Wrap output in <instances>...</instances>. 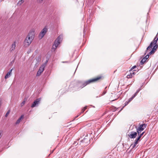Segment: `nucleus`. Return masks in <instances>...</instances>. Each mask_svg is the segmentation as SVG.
Instances as JSON below:
<instances>
[{"label":"nucleus","mask_w":158,"mask_h":158,"mask_svg":"<svg viewBox=\"0 0 158 158\" xmlns=\"http://www.w3.org/2000/svg\"><path fill=\"white\" fill-rule=\"evenodd\" d=\"M24 2V1L23 0H21L20 1H19V2L18 3L17 5L19 6L21 5Z\"/></svg>","instance_id":"nucleus-16"},{"label":"nucleus","mask_w":158,"mask_h":158,"mask_svg":"<svg viewBox=\"0 0 158 158\" xmlns=\"http://www.w3.org/2000/svg\"><path fill=\"white\" fill-rule=\"evenodd\" d=\"M130 71L131 73L132 74V76L135 75V73L134 72L133 70H131Z\"/></svg>","instance_id":"nucleus-20"},{"label":"nucleus","mask_w":158,"mask_h":158,"mask_svg":"<svg viewBox=\"0 0 158 158\" xmlns=\"http://www.w3.org/2000/svg\"><path fill=\"white\" fill-rule=\"evenodd\" d=\"M10 112V110H9L6 114L5 115L6 117H7L8 115V114H9V113Z\"/></svg>","instance_id":"nucleus-22"},{"label":"nucleus","mask_w":158,"mask_h":158,"mask_svg":"<svg viewBox=\"0 0 158 158\" xmlns=\"http://www.w3.org/2000/svg\"><path fill=\"white\" fill-rule=\"evenodd\" d=\"M157 35H158V34H157L156 37H155V38L153 40V43L154 44H156L157 41L158 40V37L157 38Z\"/></svg>","instance_id":"nucleus-13"},{"label":"nucleus","mask_w":158,"mask_h":158,"mask_svg":"<svg viewBox=\"0 0 158 158\" xmlns=\"http://www.w3.org/2000/svg\"><path fill=\"white\" fill-rule=\"evenodd\" d=\"M100 77H98L93 79H90L85 81H78L75 86L77 89H81L90 83L97 81L101 78Z\"/></svg>","instance_id":"nucleus-1"},{"label":"nucleus","mask_w":158,"mask_h":158,"mask_svg":"<svg viewBox=\"0 0 158 158\" xmlns=\"http://www.w3.org/2000/svg\"><path fill=\"white\" fill-rule=\"evenodd\" d=\"M136 146V145H135V144H134V145H133V146H132V148H134Z\"/></svg>","instance_id":"nucleus-29"},{"label":"nucleus","mask_w":158,"mask_h":158,"mask_svg":"<svg viewBox=\"0 0 158 158\" xmlns=\"http://www.w3.org/2000/svg\"><path fill=\"white\" fill-rule=\"evenodd\" d=\"M132 76V74L130 73L129 74L127 75V78H131Z\"/></svg>","instance_id":"nucleus-17"},{"label":"nucleus","mask_w":158,"mask_h":158,"mask_svg":"<svg viewBox=\"0 0 158 158\" xmlns=\"http://www.w3.org/2000/svg\"><path fill=\"white\" fill-rule=\"evenodd\" d=\"M77 117H78V116H76V117H75V118H77Z\"/></svg>","instance_id":"nucleus-36"},{"label":"nucleus","mask_w":158,"mask_h":158,"mask_svg":"<svg viewBox=\"0 0 158 158\" xmlns=\"http://www.w3.org/2000/svg\"><path fill=\"white\" fill-rule=\"evenodd\" d=\"M105 93H106V92H105L104 93V94H105Z\"/></svg>","instance_id":"nucleus-39"},{"label":"nucleus","mask_w":158,"mask_h":158,"mask_svg":"<svg viewBox=\"0 0 158 158\" xmlns=\"http://www.w3.org/2000/svg\"><path fill=\"white\" fill-rule=\"evenodd\" d=\"M62 38L63 36L62 35H60L57 37V39L55 40L54 44L52 46V50L54 49L55 50L56 48L58 45L62 41Z\"/></svg>","instance_id":"nucleus-3"},{"label":"nucleus","mask_w":158,"mask_h":158,"mask_svg":"<svg viewBox=\"0 0 158 158\" xmlns=\"http://www.w3.org/2000/svg\"><path fill=\"white\" fill-rule=\"evenodd\" d=\"M43 1V0H38V1L39 2H42V1Z\"/></svg>","instance_id":"nucleus-31"},{"label":"nucleus","mask_w":158,"mask_h":158,"mask_svg":"<svg viewBox=\"0 0 158 158\" xmlns=\"http://www.w3.org/2000/svg\"><path fill=\"white\" fill-rule=\"evenodd\" d=\"M153 46V42H152L150 45L147 48L146 51H148V50L150 49V48H152V47Z\"/></svg>","instance_id":"nucleus-14"},{"label":"nucleus","mask_w":158,"mask_h":158,"mask_svg":"<svg viewBox=\"0 0 158 158\" xmlns=\"http://www.w3.org/2000/svg\"><path fill=\"white\" fill-rule=\"evenodd\" d=\"M138 143V141L135 140L134 142V144L137 145Z\"/></svg>","instance_id":"nucleus-26"},{"label":"nucleus","mask_w":158,"mask_h":158,"mask_svg":"<svg viewBox=\"0 0 158 158\" xmlns=\"http://www.w3.org/2000/svg\"><path fill=\"white\" fill-rule=\"evenodd\" d=\"M48 31V29L46 27H45L40 33L39 37L40 39H41L46 34Z\"/></svg>","instance_id":"nucleus-5"},{"label":"nucleus","mask_w":158,"mask_h":158,"mask_svg":"<svg viewBox=\"0 0 158 158\" xmlns=\"http://www.w3.org/2000/svg\"><path fill=\"white\" fill-rule=\"evenodd\" d=\"M92 107H94V108H95L94 106H93Z\"/></svg>","instance_id":"nucleus-37"},{"label":"nucleus","mask_w":158,"mask_h":158,"mask_svg":"<svg viewBox=\"0 0 158 158\" xmlns=\"http://www.w3.org/2000/svg\"><path fill=\"white\" fill-rule=\"evenodd\" d=\"M153 45H154L153 43ZM155 45L154 46L152 50L149 52V54L150 55H151L152 53H153L155 52V50H156L158 47V45L157 44H155Z\"/></svg>","instance_id":"nucleus-10"},{"label":"nucleus","mask_w":158,"mask_h":158,"mask_svg":"<svg viewBox=\"0 0 158 158\" xmlns=\"http://www.w3.org/2000/svg\"><path fill=\"white\" fill-rule=\"evenodd\" d=\"M16 42L15 41H14L11 45V48L10 49V51L11 52H12L14 51L16 47Z\"/></svg>","instance_id":"nucleus-9"},{"label":"nucleus","mask_w":158,"mask_h":158,"mask_svg":"<svg viewBox=\"0 0 158 158\" xmlns=\"http://www.w3.org/2000/svg\"><path fill=\"white\" fill-rule=\"evenodd\" d=\"M149 57V55H147L144 58L146 60Z\"/></svg>","instance_id":"nucleus-25"},{"label":"nucleus","mask_w":158,"mask_h":158,"mask_svg":"<svg viewBox=\"0 0 158 158\" xmlns=\"http://www.w3.org/2000/svg\"><path fill=\"white\" fill-rule=\"evenodd\" d=\"M91 107H88V108H91Z\"/></svg>","instance_id":"nucleus-38"},{"label":"nucleus","mask_w":158,"mask_h":158,"mask_svg":"<svg viewBox=\"0 0 158 158\" xmlns=\"http://www.w3.org/2000/svg\"><path fill=\"white\" fill-rule=\"evenodd\" d=\"M144 132H142V133L140 134V135L139 134V135L141 137L142 136V135H143V134H144Z\"/></svg>","instance_id":"nucleus-27"},{"label":"nucleus","mask_w":158,"mask_h":158,"mask_svg":"<svg viewBox=\"0 0 158 158\" xmlns=\"http://www.w3.org/2000/svg\"><path fill=\"white\" fill-rule=\"evenodd\" d=\"M24 118V115H22L19 118L21 120L23 119Z\"/></svg>","instance_id":"nucleus-24"},{"label":"nucleus","mask_w":158,"mask_h":158,"mask_svg":"<svg viewBox=\"0 0 158 158\" xmlns=\"http://www.w3.org/2000/svg\"><path fill=\"white\" fill-rule=\"evenodd\" d=\"M85 110V109H82L81 112V114Z\"/></svg>","instance_id":"nucleus-30"},{"label":"nucleus","mask_w":158,"mask_h":158,"mask_svg":"<svg viewBox=\"0 0 158 158\" xmlns=\"http://www.w3.org/2000/svg\"><path fill=\"white\" fill-rule=\"evenodd\" d=\"M137 132L131 131L130 134L128 135V136L131 139H134L137 136Z\"/></svg>","instance_id":"nucleus-8"},{"label":"nucleus","mask_w":158,"mask_h":158,"mask_svg":"<svg viewBox=\"0 0 158 158\" xmlns=\"http://www.w3.org/2000/svg\"><path fill=\"white\" fill-rule=\"evenodd\" d=\"M157 158H158V157Z\"/></svg>","instance_id":"nucleus-40"},{"label":"nucleus","mask_w":158,"mask_h":158,"mask_svg":"<svg viewBox=\"0 0 158 158\" xmlns=\"http://www.w3.org/2000/svg\"><path fill=\"white\" fill-rule=\"evenodd\" d=\"M88 108V107H87V106L85 107L84 109H87V108Z\"/></svg>","instance_id":"nucleus-33"},{"label":"nucleus","mask_w":158,"mask_h":158,"mask_svg":"<svg viewBox=\"0 0 158 158\" xmlns=\"http://www.w3.org/2000/svg\"><path fill=\"white\" fill-rule=\"evenodd\" d=\"M1 134H2V132H0V138L1 137Z\"/></svg>","instance_id":"nucleus-32"},{"label":"nucleus","mask_w":158,"mask_h":158,"mask_svg":"<svg viewBox=\"0 0 158 158\" xmlns=\"http://www.w3.org/2000/svg\"><path fill=\"white\" fill-rule=\"evenodd\" d=\"M48 62V61H46V63L45 64H46H46Z\"/></svg>","instance_id":"nucleus-34"},{"label":"nucleus","mask_w":158,"mask_h":158,"mask_svg":"<svg viewBox=\"0 0 158 158\" xmlns=\"http://www.w3.org/2000/svg\"><path fill=\"white\" fill-rule=\"evenodd\" d=\"M40 98H38L35 101L33 102V104L31 106L32 108H33L37 106L40 103Z\"/></svg>","instance_id":"nucleus-7"},{"label":"nucleus","mask_w":158,"mask_h":158,"mask_svg":"<svg viewBox=\"0 0 158 158\" xmlns=\"http://www.w3.org/2000/svg\"><path fill=\"white\" fill-rule=\"evenodd\" d=\"M147 124H139V126L138 128H137V131L139 135V134L141 132L143 131V130L146 127Z\"/></svg>","instance_id":"nucleus-4"},{"label":"nucleus","mask_w":158,"mask_h":158,"mask_svg":"<svg viewBox=\"0 0 158 158\" xmlns=\"http://www.w3.org/2000/svg\"><path fill=\"white\" fill-rule=\"evenodd\" d=\"M13 69H11L6 74V75L5 77V78L6 79H7V78L9 77L12 73V71L13 70Z\"/></svg>","instance_id":"nucleus-11"},{"label":"nucleus","mask_w":158,"mask_h":158,"mask_svg":"<svg viewBox=\"0 0 158 158\" xmlns=\"http://www.w3.org/2000/svg\"><path fill=\"white\" fill-rule=\"evenodd\" d=\"M141 138V137L139 135V136L138 137V138L136 139H135V140H136L138 141H139L140 139Z\"/></svg>","instance_id":"nucleus-23"},{"label":"nucleus","mask_w":158,"mask_h":158,"mask_svg":"<svg viewBox=\"0 0 158 158\" xmlns=\"http://www.w3.org/2000/svg\"><path fill=\"white\" fill-rule=\"evenodd\" d=\"M27 99L26 98H25L24 99L23 102L21 104V106H22L24 105V104H25L26 102L27 101Z\"/></svg>","instance_id":"nucleus-15"},{"label":"nucleus","mask_w":158,"mask_h":158,"mask_svg":"<svg viewBox=\"0 0 158 158\" xmlns=\"http://www.w3.org/2000/svg\"><path fill=\"white\" fill-rule=\"evenodd\" d=\"M135 96H134V95H133L128 100V101L127 102V101H126V104H125V106L126 105H127L128 104V103L130 102L135 97Z\"/></svg>","instance_id":"nucleus-12"},{"label":"nucleus","mask_w":158,"mask_h":158,"mask_svg":"<svg viewBox=\"0 0 158 158\" xmlns=\"http://www.w3.org/2000/svg\"><path fill=\"white\" fill-rule=\"evenodd\" d=\"M135 67H136V66H134L132 67V68H131V70H132V69H134L135 68Z\"/></svg>","instance_id":"nucleus-28"},{"label":"nucleus","mask_w":158,"mask_h":158,"mask_svg":"<svg viewBox=\"0 0 158 158\" xmlns=\"http://www.w3.org/2000/svg\"><path fill=\"white\" fill-rule=\"evenodd\" d=\"M146 61V60L143 58L141 61L140 64H143Z\"/></svg>","instance_id":"nucleus-18"},{"label":"nucleus","mask_w":158,"mask_h":158,"mask_svg":"<svg viewBox=\"0 0 158 158\" xmlns=\"http://www.w3.org/2000/svg\"><path fill=\"white\" fill-rule=\"evenodd\" d=\"M21 121V120L19 118L17 121L16 122V124H19L20 122Z\"/></svg>","instance_id":"nucleus-21"},{"label":"nucleus","mask_w":158,"mask_h":158,"mask_svg":"<svg viewBox=\"0 0 158 158\" xmlns=\"http://www.w3.org/2000/svg\"><path fill=\"white\" fill-rule=\"evenodd\" d=\"M46 66V64H43L40 68L37 73V76H39L43 72L44 70V69Z\"/></svg>","instance_id":"nucleus-6"},{"label":"nucleus","mask_w":158,"mask_h":158,"mask_svg":"<svg viewBox=\"0 0 158 158\" xmlns=\"http://www.w3.org/2000/svg\"><path fill=\"white\" fill-rule=\"evenodd\" d=\"M141 89H139L137 90L136 91V92L135 93V94L134 95V96H136L137 94L139 92V91Z\"/></svg>","instance_id":"nucleus-19"},{"label":"nucleus","mask_w":158,"mask_h":158,"mask_svg":"<svg viewBox=\"0 0 158 158\" xmlns=\"http://www.w3.org/2000/svg\"><path fill=\"white\" fill-rule=\"evenodd\" d=\"M14 60H13L12 61V62H14Z\"/></svg>","instance_id":"nucleus-35"},{"label":"nucleus","mask_w":158,"mask_h":158,"mask_svg":"<svg viewBox=\"0 0 158 158\" xmlns=\"http://www.w3.org/2000/svg\"><path fill=\"white\" fill-rule=\"evenodd\" d=\"M35 33L34 29L31 30L29 32L24 41V45L26 47H28L34 39Z\"/></svg>","instance_id":"nucleus-2"}]
</instances>
